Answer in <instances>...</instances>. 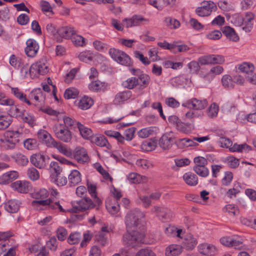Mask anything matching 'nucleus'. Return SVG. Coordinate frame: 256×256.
Instances as JSON below:
<instances>
[{"label":"nucleus","instance_id":"f257e3e1","mask_svg":"<svg viewBox=\"0 0 256 256\" xmlns=\"http://www.w3.org/2000/svg\"><path fill=\"white\" fill-rule=\"evenodd\" d=\"M144 214L139 209L130 211L126 215L125 224L127 232L124 234L122 241L127 246L134 248L144 243L145 227L142 218Z\"/></svg>","mask_w":256,"mask_h":256},{"label":"nucleus","instance_id":"f03ea898","mask_svg":"<svg viewBox=\"0 0 256 256\" xmlns=\"http://www.w3.org/2000/svg\"><path fill=\"white\" fill-rule=\"evenodd\" d=\"M22 136L23 134L18 130L8 131L0 136V146L4 150L14 149Z\"/></svg>","mask_w":256,"mask_h":256},{"label":"nucleus","instance_id":"7ed1b4c3","mask_svg":"<svg viewBox=\"0 0 256 256\" xmlns=\"http://www.w3.org/2000/svg\"><path fill=\"white\" fill-rule=\"evenodd\" d=\"M52 129L58 139L66 143L70 142L72 132L68 126L61 123H57L52 126Z\"/></svg>","mask_w":256,"mask_h":256},{"label":"nucleus","instance_id":"20e7f679","mask_svg":"<svg viewBox=\"0 0 256 256\" xmlns=\"http://www.w3.org/2000/svg\"><path fill=\"white\" fill-rule=\"evenodd\" d=\"M96 205H98V204L94 202V200H92L88 197H84L72 202V208L70 210V212L76 213L84 212L94 208Z\"/></svg>","mask_w":256,"mask_h":256},{"label":"nucleus","instance_id":"39448f33","mask_svg":"<svg viewBox=\"0 0 256 256\" xmlns=\"http://www.w3.org/2000/svg\"><path fill=\"white\" fill-rule=\"evenodd\" d=\"M77 57L81 62L85 63L92 62H95L94 60H96L98 62H102L106 60V58L102 54H94L90 50L83 51L80 52Z\"/></svg>","mask_w":256,"mask_h":256},{"label":"nucleus","instance_id":"423d86ee","mask_svg":"<svg viewBox=\"0 0 256 256\" xmlns=\"http://www.w3.org/2000/svg\"><path fill=\"white\" fill-rule=\"evenodd\" d=\"M33 204H38L39 205L46 206L47 208L52 210L53 212H70V210H65L60 205V202H53L50 198H46L45 200H34Z\"/></svg>","mask_w":256,"mask_h":256},{"label":"nucleus","instance_id":"0eeeda50","mask_svg":"<svg viewBox=\"0 0 256 256\" xmlns=\"http://www.w3.org/2000/svg\"><path fill=\"white\" fill-rule=\"evenodd\" d=\"M108 54L110 57L116 62L120 64H130L131 62L130 56L123 51L110 48L109 50Z\"/></svg>","mask_w":256,"mask_h":256},{"label":"nucleus","instance_id":"6e6552de","mask_svg":"<svg viewBox=\"0 0 256 256\" xmlns=\"http://www.w3.org/2000/svg\"><path fill=\"white\" fill-rule=\"evenodd\" d=\"M208 104L206 99L198 100L196 98L188 99L182 102V106L194 110H202L204 109Z\"/></svg>","mask_w":256,"mask_h":256},{"label":"nucleus","instance_id":"1a4fd4ad","mask_svg":"<svg viewBox=\"0 0 256 256\" xmlns=\"http://www.w3.org/2000/svg\"><path fill=\"white\" fill-rule=\"evenodd\" d=\"M217 9L216 4L212 1H204L202 3V6L198 8L196 12L200 16H208L212 12L216 11Z\"/></svg>","mask_w":256,"mask_h":256},{"label":"nucleus","instance_id":"9d476101","mask_svg":"<svg viewBox=\"0 0 256 256\" xmlns=\"http://www.w3.org/2000/svg\"><path fill=\"white\" fill-rule=\"evenodd\" d=\"M174 136L172 132L164 133L159 140V146L164 150L170 149L174 142Z\"/></svg>","mask_w":256,"mask_h":256},{"label":"nucleus","instance_id":"9b49d317","mask_svg":"<svg viewBox=\"0 0 256 256\" xmlns=\"http://www.w3.org/2000/svg\"><path fill=\"white\" fill-rule=\"evenodd\" d=\"M225 62L221 55H207L199 58L198 64H222Z\"/></svg>","mask_w":256,"mask_h":256},{"label":"nucleus","instance_id":"f8f14e48","mask_svg":"<svg viewBox=\"0 0 256 256\" xmlns=\"http://www.w3.org/2000/svg\"><path fill=\"white\" fill-rule=\"evenodd\" d=\"M129 70L132 74L138 76L137 78L138 80V85L142 88H146L148 85L150 78L148 74H144L138 68H129Z\"/></svg>","mask_w":256,"mask_h":256},{"label":"nucleus","instance_id":"ddd939ff","mask_svg":"<svg viewBox=\"0 0 256 256\" xmlns=\"http://www.w3.org/2000/svg\"><path fill=\"white\" fill-rule=\"evenodd\" d=\"M48 160V158L42 154H33L30 158L32 164L40 169L44 168L46 166Z\"/></svg>","mask_w":256,"mask_h":256},{"label":"nucleus","instance_id":"4468645a","mask_svg":"<svg viewBox=\"0 0 256 256\" xmlns=\"http://www.w3.org/2000/svg\"><path fill=\"white\" fill-rule=\"evenodd\" d=\"M11 188L20 194H26L32 188L31 184L26 180H17L11 184Z\"/></svg>","mask_w":256,"mask_h":256},{"label":"nucleus","instance_id":"2eb2a0df","mask_svg":"<svg viewBox=\"0 0 256 256\" xmlns=\"http://www.w3.org/2000/svg\"><path fill=\"white\" fill-rule=\"evenodd\" d=\"M46 94L42 91L41 88H36L33 89L29 94V98L36 102V106L39 104H42L46 100Z\"/></svg>","mask_w":256,"mask_h":256},{"label":"nucleus","instance_id":"dca6fc26","mask_svg":"<svg viewBox=\"0 0 256 256\" xmlns=\"http://www.w3.org/2000/svg\"><path fill=\"white\" fill-rule=\"evenodd\" d=\"M48 70V67L46 65H30L28 74L32 78H34L39 75L46 74Z\"/></svg>","mask_w":256,"mask_h":256},{"label":"nucleus","instance_id":"f3484780","mask_svg":"<svg viewBox=\"0 0 256 256\" xmlns=\"http://www.w3.org/2000/svg\"><path fill=\"white\" fill-rule=\"evenodd\" d=\"M198 248L200 253L206 256H212L218 252L216 246L210 244H201L198 246Z\"/></svg>","mask_w":256,"mask_h":256},{"label":"nucleus","instance_id":"a211bd4d","mask_svg":"<svg viewBox=\"0 0 256 256\" xmlns=\"http://www.w3.org/2000/svg\"><path fill=\"white\" fill-rule=\"evenodd\" d=\"M10 104H7L6 106H9V108L7 110L8 115L10 118H20L24 115V110L20 108L18 105L14 104V100L12 99V102Z\"/></svg>","mask_w":256,"mask_h":256},{"label":"nucleus","instance_id":"6ab92c4d","mask_svg":"<svg viewBox=\"0 0 256 256\" xmlns=\"http://www.w3.org/2000/svg\"><path fill=\"white\" fill-rule=\"evenodd\" d=\"M132 96L131 91L127 90L118 92L114 96L113 103L114 105H122L130 98Z\"/></svg>","mask_w":256,"mask_h":256},{"label":"nucleus","instance_id":"aec40b11","mask_svg":"<svg viewBox=\"0 0 256 256\" xmlns=\"http://www.w3.org/2000/svg\"><path fill=\"white\" fill-rule=\"evenodd\" d=\"M152 210L157 214L160 220L163 222L170 220L172 216L171 211L166 208L154 206Z\"/></svg>","mask_w":256,"mask_h":256},{"label":"nucleus","instance_id":"412c9836","mask_svg":"<svg viewBox=\"0 0 256 256\" xmlns=\"http://www.w3.org/2000/svg\"><path fill=\"white\" fill-rule=\"evenodd\" d=\"M74 158L79 163L84 164L88 162L89 157L86 150L84 148H76L74 152Z\"/></svg>","mask_w":256,"mask_h":256},{"label":"nucleus","instance_id":"4be33fe9","mask_svg":"<svg viewBox=\"0 0 256 256\" xmlns=\"http://www.w3.org/2000/svg\"><path fill=\"white\" fill-rule=\"evenodd\" d=\"M142 21L148 20L140 15H134L131 18H126L123 20L127 28L140 26Z\"/></svg>","mask_w":256,"mask_h":256},{"label":"nucleus","instance_id":"5701e85b","mask_svg":"<svg viewBox=\"0 0 256 256\" xmlns=\"http://www.w3.org/2000/svg\"><path fill=\"white\" fill-rule=\"evenodd\" d=\"M26 47L25 52L29 57L34 56L38 52V46L36 41L32 39H29L26 42Z\"/></svg>","mask_w":256,"mask_h":256},{"label":"nucleus","instance_id":"b1692460","mask_svg":"<svg viewBox=\"0 0 256 256\" xmlns=\"http://www.w3.org/2000/svg\"><path fill=\"white\" fill-rule=\"evenodd\" d=\"M21 204L20 202L16 199L10 200L4 203L5 210L10 213H16L18 212Z\"/></svg>","mask_w":256,"mask_h":256},{"label":"nucleus","instance_id":"393cba45","mask_svg":"<svg viewBox=\"0 0 256 256\" xmlns=\"http://www.w3.org/2000/svg\"><path fill=\"white\" fill-rule=\"evenodd\" d=\"M223 71L224 68L222 66L218 65L211 68L209 72H207L206 74H202V76L206 80L210 82L214 79L216 76L220 74Z\"/></svg>","mask_w":256,"mask_h":256},{"label":"nucleus","instance_id":"a878e982","mask_svg":"<svg viewBox=\"0 0 256 256\" xmlns=\"http://www.w3.org/2000/svg\"><path fill=\"white\" fill-rule=\"evenodd\" d=\"M18 176V174L16 171L12 170L0 176V184H8L12 180L16 179Z\"/></svg>","mask_w":256,"mask_h":256},{"label":"nucleus","instance_id":"bb28decb","mask_svg":"<svg viewBox=\"0 0 256 256\" xmlns=\"http://www.w3.org/2000/svg\"><path fill=\"white\" fill-rule=\"evenodd\" d=\"M198 244L196 239L192 235L186 236L182 242V248L187 250H192Z\"/></svg>","mask_w":256,"mask_h":256},{"label":"nucleus","instance_id":"cd10ccee","mask_svg":"<svg viewBox=\"0 0 256 256\" xmlns=\"http://www.w3.org/2000/svg\"><path fill=\"white\" fill-rule=\"evenodd\" d=\"M11 92L12 94L20 102L26 103L28 105L30 106L32 103L28 100L25 94L22 91L18 88L11 87Z\"/></svg>","mask_w":256,"mask_h":256},{"label":"nucleus","instance_id":"c85d7f7f","mask_svg":"<svg viewBox=\"0 0 256 256\" xmlns=\"http://www.w3.org/2000/svg\"><path fill=\"white\" fill-rule=\"evenodd\" d=\"M182 246L172 244L168 246L166 249V256H178L182 252Z\"/></svg>","mask_w":256,"mask_h":256},{"label":"nucleus","instance_id":"c756f323","mask_svg":"<svg viewBox=\"0 0 256 256\" xmlns=\"http://www.w3.org/2000/svg\"><path fill=\"white\" fill-rule=\"evenodd\" d=\"M127 180L130 184H140L147 182L146 176H141L137 173L132 172L127 176Z\"/></svg>","mask_w":256,"mask_h":256},{"label":"nucleus","instance_id":"7c9ffc66","mask_svg":"<svg viewBox=\"0 0 256 256\" xmlns=\"http://www.w3.org/2000/svg\"><path fill=\"white\" fill-rule=\"evenodd\" d=\"M94 104V100L87 96L82 97L78 102V107L82 110H88Z\"/></svg>","mask_w":256,"mask_h":256},{"label":"nucleus","instance_id":"2f4dec72","mask_svg":"<svg viewBox=\"0 0 256 256\" xmlns=\"http://www.w3.org/2000/svg\"><path fill=\"white\" fill-rule=\"evenodd\" d=\"M92 142L100 147H106L108 148L110 144L107 139L102 134H96L94 136L91 140Z\"/></svg>","mask_w":256,"mask_h":256},{"label":"nucleus","instance_id":"473e14b6","mask_svg":"<svg viewBox=\"0 0 256 256\" xmlns=\"http://www.w3.org/2000/svg\"><path fill=\"white\" fill-rule=\"evenodd\" d=\"M222 112L226 115H232L235 114L238 110L235 104L232 102H226L221 107Z\"/></svg>","mask_w":256,"mask_h":256},{"label":"nucleus","instance_id":"72a5a7b5","mask_svg":"<svg viewBox=\"0 0 256 256\" xmlns=\"http://www.w3.org/2000/svg\"><path fill=\"white\" fill-rule=\"evenodd\" d=\"M68 180L70 186H75L82 180L81 174L76 170H71L68 176Z\"/></svg>","mask_w":256,"mask_h":256},{"label":"nucleus","instance_id":"f704fd0d","mask_svg":"<svg viewBox=\"0 0 256 256\" xmlns=\"http://www.w3.org/2000/svg\"><path fill=\"white\" fill-rule=\"evenodd\" d=\"M49 193L46 188L36 189L31 193V196L34 199L40 200H45L48 197Z\"/></svg>","mask_w":256,"mask_h":256},{"label":"nucleus","instance_id":"c9c22d12","mask_svg":"<svg viewBox=\"0 0 256 256\" xmlns=\"http://www.w3.org/2000/svg\"><path fill=\"white\" fill-rule=\"evenodd\" d=\"M254 16L252 13H246L244 17V25L242 29L246 32H250L253 25Z\"/></svg>","mask_w":256,"mask_h":256},{"label":"nucleus","instance_id":"e433bc0d","mask_svg":"<svg viewBox=\"0 0 256 256\" xmlns=\"http://www.w3.org/2000/svg\"><path fill=\"white\" fill-rule=\"evenodd\" d=\"M56 32L61 38L66 39L70 38L75 32L74 28L68 26L62 27Z\"/></svg>","mask_w":256,"mask_h":256},{"label":"nucleus","instance_id":"4c0bfd02","mask_svg":"<svg viewBox=\"0 0 256 256\" xmlns=\"http://www.w3.org/2000/svg\"><path fill=\"white\" fill-rule=\"evenodd\" d=\"M222 32L230 40L238 42L239 40V36L236 33L234 29L230 26L224 27L222 30Z\"/></svg>","mask_w":256,"mask_h":256},{"label":"nucleus","instance_id":"58836bf2","mask_svg":"<svg viewBox=\"0 0 256 256\" xmlns=\"http://www.w3.org/2000/svg\"><path fill=\"white\" fill-rule=\"evenodd\" d=\"M106 208L111 215L116 217L119 216L120 206L118 202L114 200V203H106Z\"/></svg>","mask_w":256,"mask_h":256},{"label":"nucleus","instance_id":"ea45409f","mask_svg":"<svg viewBox=\"0 0 256 256\" xmlns=\"http://www.w3.org/2000/svg\"><path fill=\"white\" fill-rule=\"evenodd\" d=\"M12 158L15 162L20 166H26L28 162V158L26 156L20 152H16L12 154Z\"/></svg>","mask_w":256,"mask_h":256},{"label":"nucleus","instance_id":"a19ab883","mask_svg":"<svg viewBox=\"0 0 256 256\" xmlns=\"http://www.w3.org/2000/svg\"><path fill=\"white\" fill-rule=\"evenodd\" d=\"M77 126L80 132L82 138L85 139H89L92 138L94 136L92 130L79 122H77Z\"/></svg>","mask_w":256,"mask_h":256},{"label":"nucleus","instance_id":"79ce46f5","mask_svg":"<svg viewBox=\"0 0 256 256\" xmlns=\"http://www.w3.org/2000/svg\"><path fill=\"white\" fill-rule=\"evenodd\" d=\"M176 144L180 148L198 145V144L194 142V138L190 139L188 138H180L176 142Z\"/></svg>","mask_w":256,"mask_h":256},{"label":"nucleus","instance_id":"37998d69","mask_svg":"<svg viewBox=\"0 0 256 256\" xmlns=\"http://www.w3.org/2000/svg\"><path fill=\"white\" fill-rule=\"evenodd\" d=\"M50 169L52 172L51 176L52 178L58 177L60 175L62 171V168L60 165V164L58 162L54 161L50 163Z\"/></svg>","mask_w":256,"mask_h":256},{"label":"nucleus","instance_id":"c03bdc74","mask_svg":"<svg viewBox=\"0 0 256 256\" xmlns=\"http://www.w3.org/2000/svg\"><path fill=\"white\" fill-rule=\"evenodd\" d=\"M184 182L190 186H196L198 184V177L194 174L190 172L186 173L183 176Z\"/></svg>","mask_w":256,"mask_h":256},{"label":"nucleus","instance_id":"a18cd8bd","mask_svg":"<svg viewBox=\"0 0 256 256\" xmlns=\"http://www.w3.org/2000/svg\"><path fill=\"white\" fill-rule=\"evenodd\" d=\"M182 232L181 229H178L173 226H169L165 228V233L168 236L180 237Z\"/></svg>","mask_w":256,"mask_h":256},{"label":"nucleus","instance_id":"49530a36","mask_svg":"<svg viewBox=\"0 0 256 256\" xmlns=\"http://www.w3.org/2000/svg\"><path fill=\"white\" fill-rule=\"evenodd\" d=\"M104 83L98 80H92L88 84L89 90L94 92H98L104 87Z\"/></svg>","mask_w":256,"mask_h":256},{"label":"nucleus","instance_id":"de8ad7c7","mask_svg":"<svg viewBox=\"0 0 256 256\" xmlns=\"http://www.w3.org/2000/svg\"><path fill=\"white\" fill-rule=\"evenodd\" d=\"M96 185L91 184H88V190L91 196L94 198V202L98 205L102 203L101 200L97 197L96 193Z\"/></svg>","mask_w":256,"mask_h":256},{"label":"nucleus","instance_id":"09e8293b","mask_svg":"<svg viewBox=\"0 0 256 256\" xmlns=\"http://www.w3.org/2000/svg\"><path fill=\"white\" fill-rule=\"evenodd\" d=\"M12 122V119L8 115L4 114L0 118V130H3L8 128Z\"/></svg>","mask_w":256,"mask_h":256},{"label":"nucleus","instance_id":"8fccbe9b","mask_svg":"<svg viewBox=\"0 0 256 256\" xmlns=\"http://www.w3.org/2000/svg\"><path fill=\"white\" fill-rule=\"evenodd\" d=\"M54 148H56L60 152L68 157H70L72 154V150L69 148L66 145L62 144L59 142H58V144H56Z\"/></svg>","mask_w":256,"mask_h":256},{"label":"nucleus","instance_id":"3c124183","mask_svg":"<svg viewBox=\"0 0 256 256\" xmlns=\"http://www.w3.org/2000/svg\"><path fill=\"white\" fill-rule=\"evenodd\" d=\"M218 111V106L216 102H213L208 108L206 112L208 116L212 118L217 116Z\"/></svg>","mask_w":256,"mask_h":256},{"label":"nucleus","instance_id":"603ef678","mask_svg":"<svg viewBox=\"0 0 256 256\" xmlns=\"http://www.w3.org/2000/svg\"><path fill=\"white\" fill-rule=\"evenodd\" d=\"M138 84V80L136 78L132 77L124 81L122 86L124 88L130 90L136 86Z\"/></svg>","mask_w":256,"mask_h":256},{"label":"nucleus","instance_id":"864d4df0","mask_svg":"<svg viewBox=\"0 0 256 256\" xmlns=\"http://www.w3.org/2000/svg\"><path fill=\"white\" fill-rule=\"evenodd\" d=\"M24 122L27 123L30 126H33L36 124L35 117L30 113L24 114L22 117H20Z\"/></svg>","mask_w":256,"mask_h":256},{"label":"nucleus","instance_id":"5fc2aeb1","mask_svg":"<svg viewBox=\"0 0 256 256\" xmlns=\"http://www.w3.org/2000/svg\"><path fill=\"white\" fill-rule=\"evenodd\" d=\"M72 40L73 44L76 46H84L86 44V39L80 35H74Z\"/></svg>","mask_w":256,"mask_h":256},{"label":"nucleus","instance_id":"6e6d98bb","mask_svg":"<svg viewBox=\"0 0 256 256\" xmlns=\"http://www.w3.org/2000/svg\"><path fill=\"white\" fill-rule=\"evenodd\" d=\"M154 132V128L150 126L141 129L138 132V134L140 138H144L152 134Z\"/></svg>","mask_w":256,"mask_h":256},{"label":"nucleus","instance_id":"4d7b16f0","mask_svg":"<svg viewBox=\"0 0 256 256\" xmlns=\"http://www.w3.org/2000/svg\"><path fill=\"white\" fill-rule=\"evenodd\" d=\"M78 90L74 88H67L64 93V96L66 99L75 98L78 95Z\"/></svg>","mask_w":256,"mask_h":256},{"label":"nucleus","instance_id":"13d9d810","mask_svg":"<svg viewBox=\"0 0 256 256\" xmlns=\"http://www.w3.org/2000/svg\"><path fill=\"white\" fill-rule=\"evenodd\" d=\"M81 239V234L78 232H74L70 234L68 238V242L70 244H78Z\"/></svg>","mask_w":256,"mask_h":256},{"label":"nucleus","instance_id":"bf43d9fd","mask_svg":"<svg viewBox=\"0 0 256 256\" xmlns=\"http://www.w3.org/2000/svg\"><path fill=\"white\" fill-rule=\"evenodd\" d=\"M194 170L199 176L206 177L209 174V170L206 166H195L194 167Z\"/></svg>","mask_w":256,"mask_h":256},{"label":"nucleus","instance_id":"052dcab7","mask_svg":"<svg viewBox=\"0 0 256 256\" xmlns=\"http://www.w3.org/2000/svg\"><path fill=\"white\" fill-rule=\"evenodd\" d=\"M236 68L247 75H249L254 70V65H238V66H236Z\"/></svg>","mask_w":256,"mask_h":256},{"label":"nucleus","instance_id":"680f3d73","mask_svg":"<svg viewBox=\"0 0 256 256\" xmlns=\"http://www.w3.org/2000/svg\"><path fill=\"white\" fill-rule=\"evenodd\" d=\"M222 82L226 88H232L234 86L233 78L228 74H225L222 76Z\"/></svg>","mask_w":256,"mask_h":256},{"label":"nucleus","instance_id":"e2e57ef3","mask_svg":"<svg viewBox=\"0 0 256 256\" xmlns=\"http://www.w3.org/2000/svg\"><path fill=\"white\" fill-rule=\"evenodd\" d=\"M24 146L27 150H32L37 148V141L34 138H27L24 141Z\"/></svg>","mask_w":256,"mask_h":256},{"label":"nucleus","instance_id":"0e129e2a","mask_svg":"<svg viewBox=\"0 0 256 256\" xmlns=\"http://www.w3.org/2000/svg\"><path fill=\"white\" fill-rule=\"evenodd\" d=\"M156 146V142L154 141L146 140L142 142V148L144 150L150 152L154 150Z\"/></svg>","mask_w":256,"mask_h":256},{"label":"nucleus","instance_id":"69168bd1","mask_svg":"<svg viewBox=\"0 0 256 256\" xmlns=\"http://www.w3.org/2000/svg\"><path fill=\"white\" fill-rule=\"evenodd\" d=\"M94 167L103 176L104 180L112 181V178L110 177L109 174L104 169L100 164L96 163L94 164Z\"/></svg>","mask_w":256,"mask_h":256},{"label":"nucleus","instance_id":"338daca9","mask_svg":"<svg viewBox=\"0 0 256 256\" xmlns=\"http://www.w3.org/2000/svg\"><path fill=\"white\" fill-rule=\"evenodd\" d=\"M28 177L32 180L35 181L40 178V173L35 168L32 167L29 168L27 170Z\"/></svg>","mask_w":256,"mask_h":256},{"label":"nucleus","instance_id":"774afa93","mask_svg":"<svg viewBox=\"0 0 256 256\" xmlns=\"http://www.w3.org/2000/svg\"><path fill=\"white\" fill-rule=\"evenodd\" d=\"M56 235L59 240L64 241L67 237L68 232L65 228L60 226L56 231Z\"/></svg>","mask_w":256,"mask_h":256}]
</instances>
